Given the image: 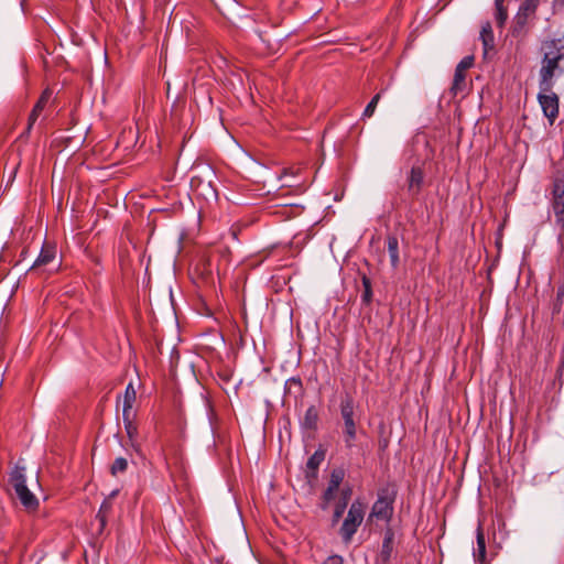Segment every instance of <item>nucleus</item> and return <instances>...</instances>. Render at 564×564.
Instances as JSON below:
<instances>
[{"label": "nucleus", "instance_id": "6e6552de", "mask_svg": "<svg viewBox=\"0 0 564 564\" xmlns=\"http://www.w3.org/2000/svg\"><path fill=\"white\" fill-rule=\"evenodd\" d=\"M535 18V12L524 11L523 8L519 7V10L513 19L511 29L512 36L523 40L530 31V22Z\"/></svg>", "mask_w": 564, "mask_h": 564}, {"label": "nucleus", "instance_id": "5701e85b", "mask_svg": "<svg viewBox=\"0 0 564 564\" xmlns=\"http://www.w3.org/2000/svg\"><path fill=\"white\" fill-rule=\"evenodd\" d=\"M344 478H345L344 469H341V468L333 469V471L330 473V478H329L327 487H330V490H338Z\"/></svg>", "mask_w": 564, "mask_h": 564}, {"label": "nucleus", "instance_id": "1a4fd4ad", "mask_svg": "<svg viewBox=\"0 0 564 564\" xmlns=\"http://www.w3.org/2000/svg\"><path fill=\"white\" fill-rule=\"evenodd\" d=\"M51 95L52 93L48 90V89H45L41 97L39 98V100L36 101V104L34 105L29 118H28V124H26V128L25 130L20 134V139H28L29 138V134L34 126V123L36 122V120L39 119L40 115L42 113V111L44 110V108L46 107L50 98H51Z\"/></svg>", "mask_w": 564, "mask_h": 564}, {"label": "nucleus", "instance_id": "ddd939ff", "mask_svg": "<svg viewBox=\"0 0 564 564\" xmlns=\"http://www.w3.org/2000/svg\"><path fill=\"white\" fill-rule=\"evenodd\" d=\"M351 492H352V490L349 487L341 490L340 499L337 502V505L335 506V510H334V514H333V524H336L343 517V514L347 508L348 501L350 499Z\"/></svg>", "mask_w": 564, "mask_h": 564}, {"label": "nucleus", "instance_id": "9b49d317", "mask_svg": "<svg viewBox=\"0 0 564 564\" xmlns=\"http://www.w3.org/2000/svg\"><path fill=\"white\" fill-rule=\"evenodd\" d=\"M325 459V451L317 449L306 462V478L315 479L317 477V470L319 465Z\"/></svg>", "mask_w": 564, "mask_h": 564}, {"label": "nucleus", "instance_id": "423d86ee", "mask_svg": "<svg viewBox=\"0 0 564 564\" xmlns=\"http://www.w3.org/2000/svg\"><path fill=\"white\" fill-rule=\"evenodd\" d=\"M393 502L394 494H390L388 489H381L372 505L370 517L389 521L393 514Z\"/></svg>", "mask_w": 564, "mask_h": 564}, {"label": "nucleus", "instance_id": "e433bc0d", "mask_svg": "<svg viewBox=\"0 0 564 564\" xmlns=\"http://www.w3.org/2000/svg\"><path fill=\"white\" fill-rule=\"evenodd\" d=\"M194 182H197L198 184H202V183H203V180H202V178H199V177L192 178V182H191V185H192V186L194 185Z\"/></svg>", "mask_w": 564, "mask_h": 564}, {"label": "nucleus", "instance_id": "b1692460", "mask_svg": "<svg viewBox=\"0 0 564 564\" xmlns=\"http://www.w3.org/2000/svg\"><path fill=\"white\" fill-rule=\"evenodd\" d=\"M128 469V460L124 457H118L115 459L110 467V474L116 477L119 474H123Z\"/></svg>", "mask_w": 564, "mask_h": 564}, {"label": "nucleus", "instance_id": "aec40b11", "mask_svg": "<svg viewBox=\"0 0 564 564\" xmlns=\"http://www.w3.org/2000/svg\"><path fill=\"white\" fill-rule=\"evenodd\" d=\"M284 389L286 394L301 395L303 393L302 380L299 377H291L285 381Z\"/></svg>", "mask_w": 564, "mask_h": 564}, {"label": "nucleus", "instance_id": "4be33fe9", "mask_svg": "<svg viewBox=\"0 0 564 564\" xmlns=\"http://www.w3.org/2000/svg\"><path fill=\"white\" fill-rule=\"evenodd\" d=\"M495 7L497 24L502 28L508 19V10L505 7V0H495Z\"/></svg>", "mask_w": 564, "mask_h": 564}, {"label": "nucleus", "instance_id": "f704fd0d", "mask_svg": "<svg viewBox=\"0 0 564 564\" xmlns=\"http://www.w3.org/2000/svg\"><path fill=\"white\" fill-rule=\"evenodd\" d=\"M100 521V524L104 527L106 524V513H100L99 517H97Z\"/></svg>", "mask_w": 564, "mask_h": 564}, {"label": "nucleus", "instance_id": "7c9ffc66", "mask_svg": "<svg viewBox=\"0 0 564 564\" xmlns=\"http://www.w3.org/2000/svg\"><path fill=\"white\" fill-rule=\"evenodd\" d=\"M109 509H110V503H109L108 501H106V500H105V501L101 503V506H100V509H99V511H98V513H97V517H99V516H100V513H106Z\"/></svg>", "mask_w": 564, "mask_h": 564}, {"label": "nucleus", "instance_id": "f3484780", "mask_svg": "<svg viewBox=\"0 0 564 564\" xmlns=\"http://www.w3.org/2000/svg\"><path fill=\"white\" fill-rule=\"evenodd\" d=\"M122 420H123V425H124L127 436L129 437V440L131 442L134 441L135 437L138 436V426L133 421L134 413L133 412L122 413Z\"/></svg>", "mask_w": 564, "mask_h": 564}, {"label": "nucleus", "instance_id": "a211bd4d", "mask_svg": "<svg viewBox=\"0 0 564 564\" xmlns=\"http://www.w3.org/2000/svg\"><path fill=\"white\" fill-rule=\"evenodd\" d=\"M465 89H466V72L455 69L453 85H452L451 90L456 96L460 93H464Z\"/></svg>", "mask_w": 564, "mask_h": 564}, {"label": "nucleus", "instance_id": "412c9836", "mask_svg": "<svg viewBox=\"0 0 564 564\" xmlns=\"http://www.w3.org/2000/svg\"><path fill=\"white\" fill-rule=\"evenodd\" d=\"M476 542L477 549L474 555L478 561L482 562L486 557V541L482 529L480 527L477 529Z\"/></svg>", "mask_w": 564, "mask_h": 564}, {"label": "nucleus", "instance_id": "20e7f679", "mask_svg": "<svg viewBox=\"0 0 564 564\" xmlns=\"http://www.w3.org/2000/svg\"><path fill=\"white\" fill-rule=\"evenodd\" d=\"M366 505L357 499L351 505L339 529V534L345 543H349L362 523Z\"/></svg>", "mask_w": 564, "mask_h": 564}, {"label": "nucleus", "instance_id": "4468645a", "mask_svg": "<svg viewBox=\"0 0 564 564\" xmlns=\"http://www.w3.org/2000/svg\"><path fill=\"white\" fill-rule=\"evenodd\" d=\"M480 40L484 45V51L487 54L490 50L495 46V36L492 32L491 24L489 22H486L481 26L480 31Z\"/></svg>", "mask_w": 564, "mask_h": 564}, {"label": "nucleus", "instance_id": "dca6fc26", "mask_svg": "<svg viewBox=\"0 0 564 564\" xmlns=\"http://www.w3.org/2000/svg\"><path fill=\"white\" fill-rule=\"evenodd\" d=\"M54 259H55V249L50 246H44L31 268L33 269V268L46 265V264L51 263Z\"/></svg>", "mask_w": 564, "mask_h": 564}, {"label": "nucleus", "instance_id": "c756f323", "mask_svg": "<svg viewBox=\"0 0 564 564\" xmlns=\"http://www.w3.org/2000/svg\"><path fill=\"white\" fill-rule=\"evenodd\" d=\"M323 564H344V558L340 555L334 554L328 556Z\"/></svg>", "mask_w": 564, "mask_h": 564}, {"label": "nucleus", "instance_id": "cd10ccee", "mask_svg": "<svg viewBox=\"0 0 564 564\" xmlns=\"http://www.w3.org/2000/svg\"><path fill=\"white\" fill-rule=\"evenodd\" d=\"M337 490H330V487H327L326 490L323 494V503L321 505V508L323 510H326L328 508V503L334 499V496Z\"/></svg>", "mask_w": 564, "mask_h": 564}, {"label": "nucleus", "instance_id": "a878e982", "mask_svg": "<svg viewBox=\"0 0 564 564\" xmlns=\"http://www.w3.org/2000/svg\"><path fill=\"white\" fill-rule=\"evenodd\" d=\"M381 98V94H376L372 99L370 100V102L366 106L365 110H364V113H362V117L364 118H370L372 117V115L375 113V110L377 108V105L379 102Z\"/></svg>", "mask_w": 564, "mask_h": 564}, {"label": "nucleus", "instance_id": "f8f14e48", "mask_svg": "<svg viewBox=\"0 0 564 564\" xmlns=\"http://www.w3.org/2000/svg\"><path fill=\"white\" fill-rule=\"evenodd\" d=\"M319 415L315 405H310L301 421V425L304 430L315 431L317 429Z\"/></svg>", "mask_w": 564, "mask_h": 564}, {"label": "nucleus", "instance_id": "c9c22d12", "mask_svg": "<svg viewBox=\"0 0 564 564\" xmlns=\"http://www.w3.org/2000/svg\"><path fill=\"white\" fill-rule=\"evenodd\" d=\"M15 165H17V164H15V163H13L12 170H11V171H9L10 176H15V175H17L18 170H17V166H15Z\"/></svg>", "mask_w": 564, "mask_h": 564}, {"label": "nucleus", "instance_id": "6ab92c4d", "mask_svg": "<svg viewBox=\"0 0 564 564\" xmlns=\"http://www.w3.org/2000/svg\"><path fill=\"white\" fill-rule=\"evenodd\" d=\"M137 392L132 386V383H129L126 388L124 395H123V409L122 413H130L133 412V403L135 402Z\"/></svg>", "mask_w": 564, "mask_h": 564}, {"label": "nucleus", "instance_id": "f03ea898", "mask_svg": "<svg viewBox=\"0 0 564 564\" xmlns=\"http://www.w3.org/2000/svg\"><path fill=\"white\" fill-rule=\"evenodd\" d=\"M356 402L350 393H345L339 403L343 419V440L346 448H352L357 440Z\"/></svg>", "mask_w": 564, "mask_h": 564}, {"label": "nucleus", "instance_id": "473e14b6", "mask_svg": "<svg viewBox=\"0 0 564 564\" xmlns=\"http://www.w3.org/2000/svg\"><path fill=\"white\" fill-rule=\"evenodd\" d=\"M421 181H422V178H420V177L410 178V185L409 186L410 187H413L414 185L415 186H420L421 185Z\"/></svg>", "mask_w": 564, "mask_h": 564}, {"label": "nucleus", "instance_id": "bb28decb", "mask_svg": "<svg viewBox=\"0 0 564 564\" xmlns=\"http://www.w3.org/2000/svg\"><path fill=\"white\" fill-rule=\"evenodd\" d=\"M540 3L541 0H523L520 8H523V10L528 12H536Z\"/></svg>", "mask_w": 564, "mask_h": 564}, {"label": "nucleus", "instance_id": "7ed1b4c3", "mask_svg": "<svg viewBox=\"0 0 564 564\" xmlns=\"http://www.w3.org/2000/svg\"><path fill=\"white\" fill-rule=\"evenodd\" d=\"M9 482L12 486L15 496L21 505L29 511H35L39 508V500L26 486L25 468L15 466L9 474Z\"/></svg>", "mask_w": 564, "mask_h": 564}, {"label": "nucleus", "instance_id": "9d476101", "mask_svg": "<svg viewBox=\"0 0 564 564\" xmlns=\"http://www.w3.org/2000/svg\"><path fill=\"white\" fill-rule=\"evenodd\" d=\"M394 532L391 528L384 531L380 553L377 557V564H388L393 553Z\"/></svg>", "mask_w": 564, "mask_h": 564}, {"label": "nucleus", "instance_id": "39448f33", "mask_svg": "<svg viewBox=\"0 0 564 564\" xmlns=\"http://www.w3.org/2000/svg\"><path fill=\"white\" fill-rule=\"evenodd\" d=\"M551 207L558 227L557 241L564 250V180L555 178L552 188Z\"/></svg>", "mask_w": 564, "mask_h": 564}, {"label": "nucleus", "instance_id": "2f4dec72", "mask_svg": "<svg viewBox=\"0 0 564 564\" xmlns=\"http://www.w3.org/2000/svg\"><path fill=\"white\" fill-rule=\"evenodd\" d=\"M564 297V284L560 285L556 291L557 301H562Z\"/></svg>", "mask_w": 564, "mask_h": 564}, {"label": "nucleus", "instance_id": "f257e3e1", "mask_svg": "<svg viewBox=\"0 0 564 564\" xmlns=\"http://www.w3.org/2000/svg\"><path fill=\"white\" fill-rule=\"evenodd\" d=\"M542 52L539 88L550 91L554 86V77L564 74V35L544 41Z\"/></svg>", "mask_w": 564, "mask_h": 564}, {"label": "nucleus", "instance_id": "72a5a7b5", "mask_svg": "<svg viewBox=\"0 0 564 564\" xmlns=\"http://www.w3.org/2000/svg\"><path fill=\"white\" fill-rule=\"evenodd\" d=\"M127 134H128V137H129L130 139H133V138H134V132L132 131V129H129V131H128V132H127V131H124V132L122 133L121 139H122V140H124V138H126V135H127Z\"/></svg>", "mask_w": 564, "mask_h": 564}, {"label": "nucleus", "instance_id": "2eb2a0df", "mask_svg": "<svg viewBox=\"0 0 564 564\" xmlns=\"http://www.w3.org/2000/svg\"><path fill=\"white\" fill-rule=\"evenodd\" d=\"M387 247H388V252H389V256H390V262H391V267L393 269H397L399 267V263H400V258H399V240L395 236H388L387 238Z\"/></svg>", "mask_w": 564, "mask_h": 564}, {"label": "nucleus", "instance_id": "c85d7f7f", "mask_svg": "<svg viewBox=\"0 0 564 564\" xmlns=\"http://www.w3.org/2000/svg\"><path fill=\"white\" fill-rule=\"evenodd\" d=\"M474 64V57L473 56H466L464 57L458 65L456 66V69L462 72H467Z\"/></svg>", "mask_w": 564, "mask_h": 564}, {"label": "nucleus", "instance_id": "0eeeda50", "mask_svg": "<svg viewBox=\"0 0 564 564\" xmlns=\"http://www.w3.org/2000/svg\"><path fill=\"white\" fill-rule=\"evenodd\" d=\"M538 101L543 115L547 118L550 124H553L558 117L560 101L557 95L552 89L550 91H542L540 89Z\"/></svg>", "mask_w": 564, "mask_h": 564}, {"label": "nucleus", "instance_id": "4c0bfd02", "mask_svg": "<svg viewBox=\"0 0 564 564\" xmlns=\"http://www.w3.org/2000/svg\"><path fill=\"white\" fill-rule=\"evenodd\" d=\"M411 176H417V175L415 174V170H414V169H412Z\"/></svg>", "mask_w": 564, "mask_h": 564}, {"label": "nucleus", "instance_id": "393cba45", "mask_svg": "<svg viewBox=\"0 0 564 564\" xmlns=\"http://www.w3.org/2000/svg\"><path fill=\"white\" fill-rule=\"evenodd\" d=\"M362 286H364V292L361 294V301L365 304H369L372 300V288H371V281L367 275L362 276Z\"/></svg>", "mask_w": 564, "mask_h": 564}]
</instances>
